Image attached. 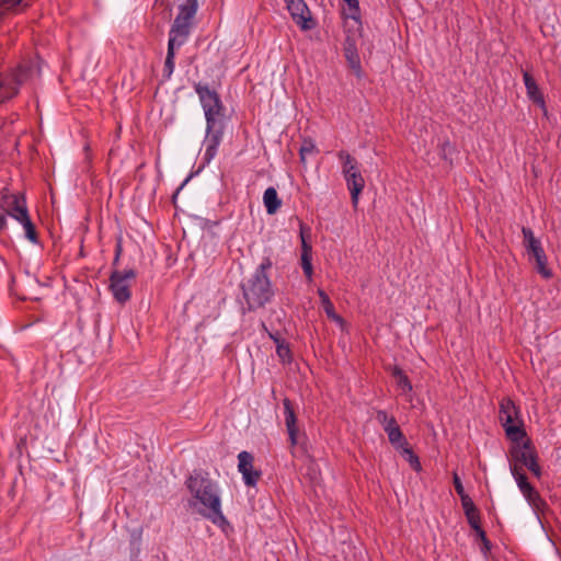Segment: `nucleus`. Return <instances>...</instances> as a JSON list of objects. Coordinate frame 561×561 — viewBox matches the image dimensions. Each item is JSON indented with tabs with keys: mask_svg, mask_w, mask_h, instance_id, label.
Instances as JSON below:
<instances>
[{
	"mask_svg": "<svg viewBox=\"0 0 561 561\" xmlns=\"http://www.w3.org/2000/svg\"><path fill=\"white\" fill-rule=\"evenodd\" d=\"M460 500L465 515H469V513H474V511L478 510L468 494L460 496Z\"/></svg>",
	"mask_w": 561,
	"mask_h": 561,
	"instance_id": "nucleus-33",
	"label": "nucleus"
},
{
	"mask_svg": "<svg viewBox=\"0 0 561 561\" xmlns=\"http://www.w3.org/2000/svg\"><path fill=\"white\" fill-rule=\"evenodd\" d=\"M194 90L199 98L206 119L203 161L209 163L217 156L224 138L226 108L217 91L211 90L207 84L197 82L194 84Z\"/></svg>",
	"mask_w": 561,
	"mask_h": 561,
	"instance_id": "nucleus-1",
	"label": "nucleus"
},
{
	"mask_svg": "<svg viewBox=\"0 0 561 561\" xmlns=\"http://www.w3.org/2000/svg\"><path fill=\"white\" fill-rule=\"evenodd\" d=\"M156 2H160L161 4H164L168 2V0H156Z\"/></svg>",
	"mask_w": 561,
	"mask_h": 561,
	"instance_id": "nucleus-43",
	"label": "nucleus"
},
{
	"mask_svg": "<svg viewBox=\"0 0 561 561\" xmlns=\"http://www.w3.org/2000/svg\"><path fill=\"white\" fill-rule=\"evenodd\" d=\"M28 7L30 4L25 0H0V20L7 14L23 12Z\"/></svg>",
	"mask_w": 561,
	"mask_h": 561,
	"instance_id": "nucleus-19",
	"label": "nucleus"
},
{
	"mask_svg": "<svg viewBox=\"0 0 561 561\" xmlns=\"http://www.w3.org/2000/svg\"><path fill=\"white\" fill-rule=\"evenodd\" d=\"M511 472L515 478L517 485L528 481L526 474L522 472L520 467H518L517 463H511Z\"/></svg>",
	"mask_w": 561,
	"mask_h": 561,
	"instance_id": "nucleus-31",
	"label": "nucleus"
},
{
	"mask_svg": "<svg viewBox=\"0 0 561 561\" xmlns=\"http://www.w3.org/2000/svg\"><path fill=\"white\" fill-rule=\"evenodd\" d=\"M317 151L316 145L312 139H304L302 145L299 149V156L301 162H305L307 154H311Z\"/></svg>",
	"mask_w": 561,
	"mask_h": 561,
	"instance_id": "nucleus-28",
	"label": "nucleus"
},
{
	"mask_svg": "<svg viewBox=\"0 0 561 561\" xmlns=\"http://www.w3.org/2000/svg\"><path fill=\"white\" fill-rule=\"evenodd\" d=\"M519 491L527 500L528 504L537 512L542 511L546 506L545 500L539 492L527 481L518 485Z\"/></svg>",
	"mask_w": 561,
	"mask_h": 561,
	"instance_id": "nucleus-17",
	"label": "nucleus"
},
{
	"mask_svg": "<svg viewBox=\"0 0 561 561\" xmlns=\"http://www.w3.org/2000/svg\"><path fill=\"white\" fill-rule=\"evenodd\" d=\"M399 450L401 451L402 456L407 459V461L410 463V466L415 470V471H421L422 467H421V462H420V459L419 457L413 453L412 448L410 447L409 443L402 445L401 448H399Z\"/></svg>",
	"mask_w": 561,
	"mask_h": 561,
	"instance_id": "nucleus-24",
	"label": "nucleus"
},
{
	"mask_svg": "<svg viewBox=\"0 0 561 561\" xmlns=\"http://www.w3.org/2000/svg\"><path fill=\"white\" fill-rule=\"evenodd\" d=\"M382 427L383 431L388 433L389 431H391V428L399 427V425L394 416H390L389 421L386 424H383Z\"/></svg>",
	"mask_w": 561,
	"mask_h": 561,
	"instance_id": "nucleus-38",
	"label": "nucleus"
},
{
	"mask_svg": "<svg viewBox=\"0 0 561 561\" xmlns=\"http://www.w3.org/2000/svg\"><path fill=\"white\" fill-rule=\"evenodd\" d=\"M336 156L341 162L342 173L351 193L352 204L356 206L359 195L365 187V180L359 171L358 162L346 150H340Z\"/></svg>",
	"mask_w": 561,
	"mask_h": 561,
	"instance_id": "nucleus-4",
	"label": "nucleus"
},
{
	"mask_svg": "<svg viewBox=\"0 0 561 561\" xmlns=\"http://www.w3.org/2000/svg\"><path fill=\"white\" fill-rule=\"evenodd\" d=\"M268 335H270V337L274 341V343L276 344V346L278 345V343H284V342H285V340H284V339H282V337L279 336V334H278V333H271V332H270V333H268Z\"/></svg>",
	"mask_w": 561,
	"mask_h": 561,
	"instance_id": "nucleus-39",
	"label": "nucleus"
},
{
	"mask_svg": "<svg viewBox=\"0 0 561 561\" xmlns=\"http://www.w3.org/2000/svg\"><path fill=\"white\" fill-rule=\"evenodd\" d=\"M390 416L388 415V413L383 410H378L376 412V420L378 421V423L380 425H383L386 424L388 421H389Z\"/></svg>",
	"mask_w": 561,
	"mask_h": 561,
	"instance_id": "nucleus-37",
	"label": "nucleus"
},
{
	"mask_svg": "<svg viewBox=\"0 0 561 561\" xmlns=\"http://www.w3.org/2000/svg\"><path fill=\"white\" fill-rule=\"evenodd\" d=\"M453 482H454L455 490H456V492H457V494H458L459 496H462V495L467 494V493L465 492V489H463L462 482H461V480H460L459 476H458L456 472H455V473H454V476H453Z\"/></svg>",
	"mask_w": 561,
	"mask_h": 561,
	"instance_id": "nucleus-36",
	"label": "nucleus"
},
{
	"mask_svg": "<svg viewBox=\"0 0 561 561\" xmlns=\"http://www.w3.org/2000/svg\"><path fill=\"white\" fill-rule=\"evenodd\" d=\"M285 2L293 20L302 31H309L314 26L310 10L304 0H285Z\"/></svg>",
	"mask_w": 561,
	"mask_h": 561,
	"instance_id": "nucleus-12",
	"label": "nucleus"
},
{
	"mask_svg": "<svg viewBox=\"0 0 561 561\" xmlns=\"http://www.w3.org/2000/svg\"><path fill=\"white\" fill-rule=\"evenodd\" d=\"M263 203L268 215H273L279 209L282 201L274 187L271 186L265 190L263 194Z\"/></svg>",
	"mask_w": 561,
	"mask_h": 561,
	"instance_id": "nucleus-20",
	"label": "nucleus"
},
{
	"mask_svg": "<svg viewBox=\"0 0 561 561\" xmlns=\"http://www.w3.org/2000/svg\"><path fill=\"white\" fill-rule=\"evenodd\" d=\"M238 470L247 486H255L262 477V471L254 468L253 455L245 450L238 455Z\"/></svg>",
	"mask_w": 561,
	"mask_h": 561,
	"instance_id": "nucleus-10",
	"label": "nucleus"
},
{
	"mask_svg": "<svg viewBox=\"0 0 561 561\" xmlns=\"http://www.w3.org/2000/svg\"><path fill=\"white\" fill-rule=\"evenodd\" d=\"M276 354L283 364H290L293 362L291 351L286 341L284 343H278L276 346Z\"/></svg>",
	"mask_w": 561,
	"mask_h": 561,
	"instance_id": "nucleus-26",
	"label": "nucleus"
},
{
	"mask_svg": "<svg viewBox=\"0 0 561 561\" xmlns=\"http://www.w3.org/2000/svg\"><path fill=\"white\" fill-rule=\"evenodd\" d=\"M318 295L320 297V300H321V306L325 312V314L328 316L329 319L333 320L334 322H337V323H342L343 322V319L342 317H340L336 312H335V308H334V305L332 304V301L330 300L329 296L327 295V293L322 289H319L318 290Z\"/></svg>",
	"mask_w": 561,
	"mask_h": 561,
	"instance_id": "nucleus-21",
	"label": "nucleus"
},
{
	"mask_svg": "<svg viewBox=\"0 0 561 561\" xmlns=\"http://www.w3.org/2000/svg\"><path fill=\"white\" fill-rule=\"evenodd\" d=\"M518 410L511 399H503L500 402L499 419L508 436L522 434V428L515 424Z\"/></svg>",
	"mask_w": 561,
	"mask_h": 561,
	"instance_id": "nucleus-9",
	"label": "nucleus"
},
{
	"mask_svg": "<svg viewBox=\"0 0 561 561\" xmlns=\"http://www.w3.org/2000/svg\"><path fill=\"white\" fill-rule=\"evenodd\" d=\"M473 530L476 531L477 538H479L482 542V552L486 554L491 549V542L488 539L485 531L483 530L481 525L478 528H474Z\"/></svg>",
	"mask_w": 561,
	"mask_h": 561,
	"instance_id": "nucleus-30",
	"label": "nucleus"
},
{
	"mask_svg": "<svg viewBox=\"0 0 561 561\" xmlns=\"http://www.w3.org/2000/svg\"><path fill=\"white\" fill-rule=\"evenodd\" d=\"M194 500L201 505L197 510L206 519L213 524L222 526L227 524L221 510V499L218 483L211 480L207 473L194 471L185 482Z\"/></svg>",
	"mask_w": 561,
	"mask_h": 561,
	"instance_id": "nucleus-2",
	"label": "nucleus"
},
{
	"mask_svg": "<svg viewBox=\"0 0 561 561\" xmlns=\"http://www.w3.org/2000/svg\"><path fill=\"white\" fill-rule=\"evenodd\" d=\"M122 252H123V245H122V239L119 238L115 245V254H117V256H121Z\"/></svg>",
	"mask_w": 561,
	"mask_h": 561,
	"instance_id": "nucleus-40",
	"label": "nucleus"
},
{
	"mask_svg": "<svg viewBox=\"0 0 561 561\" xmlns=\"http://www.w3.org/2000/svg\"><path fill=\"white\" fill-rule=\"evenodd\" d=\"M523 79L528 99L546 112V102L536 80L528 71H523Z\"/></svg>",
	"mask_w": 561,
	"mask_h": 561,
	"instance_id": "nucleus-16",
	"label": "nucleus"
},
{
	"mask_svg": "<svg viewBox=\"0 0 561 561\" xmlns=\"http://www.w3.org/2000/svg\"><path fill=\"white\" fill-rule=\"evenodd\" d=\"M273 263L272 260L266 256L263 259L262 263L257 266L253 275L267 277L266 271L272 267Z\"/></svg>",
	"mask_w": 561,
	"mask_h": 561,
	"instance_id": "nucleus-32",
	"label": "nucleus"
},
{
	"mask_svg": "<svg viewBox=\"0 0 561 561\" xmlns=\"http://www.w3.org/2000/svg\"><path fill=\"white\" fill-rule=\"evenodd\" d=\"M24 230H25V237L33 243L37 242V232L35 229L34 224L32 222L31 218H26L23 221H21Z\"/></svg>",
	"mask_w": 561,
	"mask_h": 561,
	"instance_id": "nucleus-27",
	"label": "nucleus"
},
{
	"mask_svg": "<svg viewBox=\"0 0 561 561\" xmlns=\"http://www.w3.org/2000/svg\"><path fill=\"white\" fill-rule=\"evenodd\" d=\"M284 407V420L286 430L289 436L290 445H297V435H298V426H297V416L293 407L291 401L288 398L283 400Z\"/></svg>",
	"mask_w": 561,
	"mask_h": 561,
	"instance_id": "nucleus-15",
	"label": "nucleus"
},
{
	"mask_svg": "<svg viewBox=\"0 0 561 561\" xmlns=\"http://www.w3.org/2000/svg\"><path fill=\"white\" fill-rule=\"evenodd\" d=\"M466 517L472 529L478 528L481 525L480 513L478 510H476L474 513H469Z\"/></svg>",
	"mask_w": 561,
	"mask_h": 561,
	"instance_id": "nucleus-35",
	"label": "nucleus"
},
{
	"mask_svg": "<svg viewBox=\"0 0 561 561\" xmlns=\"http://www.w3.org/2000/svg\"><path fill=\"white\" fill-rule=\"evenodd\" d=\"M136 278V272L133 268L125 271H113L110 276V289L114 299L119 304L127 302L131 297V283Z\"/></svg>",
	"mask_w": 561,
	"mask_h": 561,
	"instance_id": "nucleus-7",
	"label": "nucleus"
},
{
	"mask_svg": "<svg viewBox=\"0 0 561 561\" xmlns=\"http://www.w3.org/2000/svg\"><path fill=\"white\" fill-rule=\"evenodd\" d=\"M387 435L390 444L394 446L397 449L401 448L402 445L408 443L400 427L391 428V431H389Z\"/></svg>",
	"mask_w": 561,
	"mask_h": 561,
	"instance_id": "nucleus-25",
	"label": "nucleus"
},
{
	"mask_svg": "<svg viewBox=\"0 0 561 561\" xmlns=\"http://www.w3.org/2000/svg\"><path fill=\"white\" fill-rule=\"evenodd\" d=\"M119 257L121 256H117V254H115V257L113 260V265H117V263L119 262Z\"/></svg>",
	"mask_w": 561,
	"mask_h": 561,
	"instance_id": "nucleus-42",
	"label": "nucleus"
},
{
	"mask_svg": "<svg viewBox=\"0 0 561 561\" xmlns=\"http://www.w3.org/2000/svg\"><path fill=\"white\" fill-rule=\"evenodd\" d=\"M190 35L169 34L168 51L163 66V77L170 79L175 68V49L185 44Z\"/></svg>",
	"mask_w": 561,
	"mask_h": 561,
	"instance_id": "nucleus-13",
	"label": "nucleus"
},
{
	"mask_svg": "<svg viewBox=\"0 0 561 561\" xmlns=\"http://www.w3.org/2000/svg\"><path fill=\"white\" fill-rule=\"evenodd\" d=\"M438 149L440 158L451 163V156L455 152V148L450 141L444 140L442 144H439Z\"/></svg>",
	"mask_w": 561,
	"mask_h": 561,
	"instance_id": "nucleus-29",
	"label": "nucleus"
},
{
	"mask_svg": "<svg viewBox=\"0 0 561 561\" xmlns=\"http://www.w3.org/2000/svg\"><path fill=\"white\" fill-rule=\"evenodd\" d=\"M15 203V208H11L9 216L18 220L19 222L23 221L24 219L28 218V211L26 207L25 198H15L13 199Z\"/></svg>",
	"mask_w": 561,
	"mask_h": 561,
	"instance_id": "nucleus-23",
	"label": "nucleus"
},
{
	"mask_svg": "<svg viewBox=\"0 0 561 561\" xmlns=\"http://www.w3.org/2000/svg\"><path fill=\"white\" fill-rule=\"evenodd\" d=\"M15 198H24V196L20 194H10L3 197L4 208L8 214H10L11 208H15V203L13 202Z\"/></svg>",
	"mask_w": 561,
	"mask_h": 561,
	"instance_id": "nucleus-34",
	"label": "nucleus"
},
{
	"mask_svg": "<svg viewBox=\"0 0 561 561\" xmlns=\"http://www.w3.org/2000/svg\"><path fill=\"white\" fill-rule=\"evenodd\" d=\"M522 233L524 237V245L530 259L535 261V268L543 278L552 277V272L548 267V260L541 242L534 236L530 228L523 227Z\"/></svg>",
	"mask_w": 561,
	"mask_h": 561,
	"instance_id": "nucleus-6",
	"label": "nucleus"
},
{
	"mask_svg": "<svg viewBox=\"0 0 561 561\" xmlns=\"http://www.w3.org/2000/svg\"><path fill=\"white\" fill-rule=\"evenodd\" d=\"M344 56L346 58V61L350 66V68L353 70L355 76L357 78H362L363 70H362V64H360V57L357 53V48L354 43L350 42V38H347L345 45H344Z\"/></svg>",
	"mask_w": 561,
	"mask_h": 561,
	"instance_id": "nucleus-18",
	"label": "nucleus"
},
{
	"mask_svg": "<svg viewBox=\"0 0 561 561\" xmlns=\"http://www.w3.org/2000/svg\"><path fill=\"white\" fill-rule=\"evenodd\" d=\"M513 462L517 463L520 469L526 467L530 470L537 478L541 474V468L537 461V454L529 445H523L522 447L516 448L512 453Z\"/></svg>",
	"mask_w": 561,
	"mask_h": 561,
	"instance_id": "nucleus-11",
	"label": "nucleus"
},
{
	"mask_svg": "<svg viewBox=\"0 0 561 561\" xmlns=\"http://www.w3.org/2000/svg\"><path fill=\"white\" fill-rule=\"evenodd\" d=\"M341 16L347 32L360 33L363 30L362 11L358 0H341Z\"/></svg>",
	"mask_w": 561,
	"mask_h": 561,
	"instance_id": "nucleus-8",
	"label": "nucleus"
},
{
	"mask_svg": "<svg viewBox=\"0 0 561 561\" xmlns=\"http://www.w3.org/2000/svg\"><path fill=\"white\" fill-rule=\"evenodd\" d=\"M32 71L30 64H21L7 75L0 73V103L15 96L20 85L31 78Z\"/></svg>",
	"mask_w": 561,
	"mask_h": 561,
	"instance_id": "nucleus-5",
	"label": "nucleus"
},
{
	"mask_svg": "<svg viewBox=\"0 0 561 561\" xmlns=\"http://www.w3.org/2000/svg\"><path fill=\"white\" fill-rule=\"evenodd\" d=\"M391 375L397 381V386L403 393H410L412 391V383L405 373L399 367L393 366L391 368Z\"/></svg>",
	"mask_w": 561,
	"mask_h": 561,
	"instance_id": "nucleus-22",
	"label": "nucleus"
},
{
	"mask_svg": "<svg viewBox=\"0 0 561 561\" xmlns=\"http://www.w3.org/2000/svg\"><path fill=\"white\" fill-rule=\"evenodd\" d=\"M241 288L249 310L264 307L274 295L268 277L252 275Z\"/></svg>",
	"mask_w": 561,
	"mask_h": 561,
	"instance_id": "nucleus-3",
	"label": "nucleus"
},
{
	"mask_svg": "<svg viewBox=\"0 0 561 561\" xmlns=\"http://www.w3.org/2000/svg\"><path fill=\"white\" fill-rule=\"evenodd\" d=\"M300 228V239H301V267L304 271V274L308 279H311L313 274V267H312V247L307 241V237L310 236V228L306 227L304 222H299Z\"/></svg>",
	"mask_w": 561,
	"mask_h": 561,
	"instance_id": "nucleus-14",
	"label": "nucleus"
},
{
	"mask_svg": "<svg viewBox=\"0 0 561 561\" xmlns=\"http://www.w3.org/2000/svg\"><path fill=\"white\" fill-rule=\"evenodd\" d=\"M7 226L5 216L0 213V231L3 230Z\"/></svg>",
	"mask_w": 561,
	"mask_h": 561,
	"instance_id": "nucleus-41",
	"label": "nucleus"
}]
</instances>
